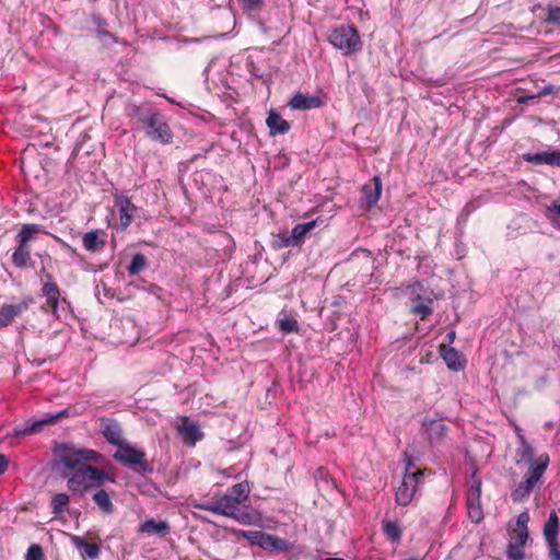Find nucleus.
<instances>
[{"instance_id":"nucleus-1","label":"nucleus","mask_w":560,"mask_h":560,"mask_svg":"<svg viewBox=\"0 0 560 560\" xmlns=\"http://www.w3.org/2000/svg\"><path fill=\"white\" fill-rule=\"evenodd\" d=\"M54 469L61 478L68 479L67 486L73 492L84 493L93 485L90 472L85 471L89 463H98L101 454L88 448H75L68 444H59L54 448Z\"/></svg>"},{"instance_id":"nucleus-2","label":"nucleus","mask_w":560,"mask_h":560,"mask_svg":"<svg viewBox=\"0 0 560 560\" xmlns=\"http://www.w3.org/2000/svg\"><path fill=\"white\" fill-rule=\"evenodd\" d=\"M113 457L124 466L136 467L137 472L143 476L154 471L153 464L147 459V454L129 443L121 444Z\"/></svg>"},{"instance_id":"nucleus-3","label":"nucleus","mask_w":560,"mask_h":560,"mask_svg":"<svg viewBox=\"0 0 560 560\" xmlns=\"http://www.w3.org/2000/svg\"><path fill=\"white\" fill-rule=\"evenodd\" d=\"M549 464V456L547 454L540 455L536 463H533L526 475L525 480L520 482L512 491L511 498L514 502H521L529 497L535 485L540 480Z\"/></svg>"},{"instance_id":"nucleus-4","label":"nucleus","mask_w":560,"mask_h":560,"mask_svg":"<svg viewBox=\"0 0 560 560\" xmlns=\"http://www.w3.org/2000/svg\"><path fill=\"white\" fill-rule=\"evenodd\" d=\"M330 44L346 54H352L361 49V40L355 27L342 25L331 32L329 35Z\"/></svg>"},{"instance_id":"nucleus-5","label":"nucleus","mask_w":560,"mask_h":560,"mask_svg":"<svg viewBox=\"0 0 560 560\" xmlns=\"http://www.w3.org/2000/svg\"><path fill=\"white\" fill-rule=\"evenodd\" d=\"M242 536L246 538L252 545L258 546L267 551L285 552L291 549L290 544L285 539L276 537L261 530L242 532Z\"/></svg>"},{"instance_id":"nucleus-6","label":"nucleus","mask_w":560,"mask_h":560,"mask_svg":"<svg viewBox=\"0 0 560 560\" xmlns=\"http://www.w3.org/2000/svg\"><path fill=\"white\" fill-rule=\"evenodd\" d=\"M217 502L219 515L231 517L243 525H249L253 523V515L235 504L226 493L218 499Z\"/></svg>"},{"instance_id":"nucleus-7","label":"nucleus","mask_w":560,"mask_h":560,"mask_svg":"<svg viewBox=\"0 0 560 560\" xmlns=\"http://www.w3.org/2000/svg\"><path fill=\"white\" fill-rule=\"evenodd\" d=\"M423 476L421 470H417L416 474H405L400 486L396 491V502L399 505H408L417 489L419 479Z\"/></svg>"},{"instance_id":"nucleus-8","label":"nucleus","mask_w":560,"mask_h":560,"mask_svg":"<svg viewBox=\"0 0 560 560\" xmlns=\"http://www.w3.org/2000/svg\"><path fill=\"white\" fill-rule=\"evenodd\" d=\"M559 534V518L555 511L550 512L549 517L544 526V537L549 548L551 560H560V549L557 537Z\"/></svg>"},{"instance_id":"nucleus-9","label":"nucleus","mask_w":560,"mask_h":560,"mask_svg":"<svg viewBox=\"0 0 560 560\" xmlns=\"http://www.w3.org/2000/svg\"><path fill=\"white\" fill-rule=\"evenodd\" d=\"M147 131L145 135L153 141L160 142L162 144H170L173 141V132L164 121L163 116L160 112H158L154 116V124L152 126H145Z\"/></svg>"},{"instance_id":"nucleus-10","label":"nucleus","mask_w":560,"mask_h":560,"mask_svg":"<svg viewBox=\"0 0 560 560\" xmlns=\"http://www.w3.org/2000/svg\"><path fill=\"white\" fill-rule=\"evenodd\" d=\"M422 429L431 444H439L446 435L447 427L442 418L425 417L422 421Z\"/></svg>"},{"instance_id":"nucleus-11","label":"nucleus","mask_w":560,"mask_h":560,"mask_svg":"<svg viewBox=\"0 0 560 560\" xmlns=\"http://www.w3.org/2000/svg\"><path fill=\"white\" fill-rule=\"evenodd\" d=\"M100 428L109 444L119 447L125 443L122 430L117 420L103 417L100 419Z\"/></svg>"},{"instance_id":"nucleus-12","label":"nucleus","mask_w":560,"mask_h":560,"mask_svg":"<svg viewBox=\"0 0 560 560\" xmlns=\"http://www.w3.org/2000/svg\"><path fill=\"white\" fill-rule=\"evenodd\" d=\"M115 206L119 211V228L126 230L131 224L138 208L124 195L116 196Z\"/></svg>"},{"instance_id":"nucleus-13","label":"nucleus","mask_w":560,"mask_h":560,"mask_svg":"<svg viewBox=\"0 0 560 560\" xmlns=\"http://www.w3.org/2000/svg\"><path fill=\"white\" fill-rule=\"evenodd\" d=\"M158 110L149 108L147 106H139L136 104H128L126 106V115L136 119L142 126H152L154 124V116Z\"/></svg>"},{"instance_id":"nucleus-14","label":"nucleus","mask_w":560,"mask_h":560,"mask_svg":"<svg viewBox=\"0 0 560 560\" xmlns=\"http://www.w3.org/2000/svg\"><path fill=\"white\" fill-rule=\"evenodd\" d=\"M30 307V302L23 301L18 304H4L0 307V328L9 326L15 318L20 317Z\"/></svg>"},{"instance_id":"nucleus-15","label":"nucleus","mask_w":560,"mask_h":560,"mask_svg":"<svg viewBox=\"0 0 560 560\" xmlns=\"http://www.w3.org/2000/svg\"><path fill=\"white\" fill-rule=\"evenodd\" d=\"M47 281L43 284L42 293L46 298V311H51L56 313L60 299V290L56 282L52 281V276L50 273L45 275Z\"/></svg>"},{"instance_id":"nucleus-16","label":"nucleus","mask_w":560,"mask_h":560,"mask_svg":"<svg viewBox=\"0 0 560 560\" xmlns=\"http://www.w3.org/2000/svg\"><path fill=\"white\" fill-rule=\"evenodd\" d=\"M322 105L323 101L320 97L301 92L295 93L289 102V106L293 110H308L319 108Z\"/></svg>"},{"instance_id":"nucleus-17","label":"nucleus","mask_w":560,"mask_h":560,"mask_svg":"<svg viewBox=\"0 0 560 560\" xmlns=\"http://www.w3.org/2000/svg\"><path fill=\"white\" fill-rule=\"evenodd\" d=\"M523 160L535 164V165H551V166H560V151H553V152H536V153H524Z\"/></svg>"},{"instance_id":"nucleus-18","label":"nucleus","mask_w":560,"mask_h":560,"mask_svg":"<svg viewBox=\"0 0 560 560\" xmlns=\"http://www.w3.org/2000/svg\"><path fill=\"white\" fill-rule=\"evenodd\" d=\"M440 354L450 370L458 372L465 368L460 360V353L455 348L442 343L440 345Z\"/></svg>"},{"instance_id":"nucleus-19","label":"nucleus","mask_w":560,"mask_h":560,"mask_svg":"<svg viewBox=\"0 0 560 560\" xmlns=\"http://www.w3.org/2000/svg\"><path fill=\"white\" fill-rule=\"evenodd\" d=\"M382 192V180L378 176L373 177L372 184H366L362 187V194L364 198V203L368 208L374 207Z\"/></svg>"},{"instance_id":"nucleus-20","label":"nucleus","mask_w":560,"mask_h":560,"mask_svg":"<svg viewBox=\"0 0 560 560\" xmlns=\"http://www.w3.org/2000/svg\"><path fill=\"white\" fill-rule=\"evenodd\" d=\"M105 235L106 233L102 230H92L85 233L82 237L83 247L88 252H101L106 245V240L101 238V236Z\"/></svg>"},{"instance_id":"nucleus-21","label":"nucleus","mask_w":560,"mask_h":560,"mask_svg":"<svg viewBox=\"0 0 560 560\" xmlns=\"http://www.w3.org/2000/svg\"><path fill=\"white\" fill-rule=\"evenodd\" d=\"M517 438L520 441V447H517L515 453L516 464L526 463L530 466L537 460L535 459L534 448L527 442L526 438L521 433V430H517Z\"/></svg>"},{"instance_id":"nucleus-22","label":"nucleus","mask_w":560,"mask_h":560,"mask_svg":"<svg viewBox=\"0 0 560 560\" xmlns=\"http://www.w3.org/2000/svg\"><path fill=\"white\" fill-rule=\"evenodd\" d=\"M177 430L183 441L188 445H195L203 438V433L195 422H185Z\"/></svg>"},{"instance_id":"nucleus-23","label":"nucleus","mask_w":560,"mask_h":560,"mask_svg":"<svg viewBox=\"0 0 560 560\" xmlns=\"http://www.w3.org/2000/svg\"><path fill=\"white\" fill-rule=\"evenodd\" d=\"M481 495H477V491H474L472 494H467V510L468 517L472 523H480L483 520V510L480 501Z\"/></svg>"},{"instance_id":"nucleus-24","label":"nucleus","mask_w":560,"mask_h":560,"mask_svg":"<svg viewBox=\"0 0 560 560\" xmlns=\"http://www.w3.org/2000/svg\"><path fill=\"white\" fill-rule=\"evenodd\" d=\"M266 124L270 130V135H284L290 130V124L276 112H270Z\"/></svg>"},{"instance_id":"nucleus-25","label":"nucleus","mask_w":560,"mask_h":560,"mask_svg":"<svg viewBox=\"0 0 560 560\" xmlns=\"http://www.w3.org/2000/svg\"><path fill=\"white\" fill-rule=\"evenodd\" d=\"M317 224V220H312L305 223L296 224L291 231L292 241L296 247H300L305 242V236L310 233Z\"/></svg>"},{"instance_id":"nucleus-26","label":"nucleus","mask_w":560,"mask_h":560,"mask_svg":"<svg viewBox=\"0 0 560 560\" xmlns=\"http://www.w3.org/2000/svg\"><path fill=\"white\" fill-rule=\"evenodd\" d=\"M31 259V246L25 243H18L12 254V262L16 268L23 269Z\"/></svg>"},{"instance_id":"nucleus-27","label":"nucleus","mask_w":560,"mask_h":560,"mask_svg":"<svg viewBox=\"0 0 560 560\" xmlns=\"http://www.w3.org/2000/svg\"><path fill=\"white\" fill-rule=\"evenodd\" d=\"M71 541L77 549L84 551L90 559H96L100 556L101 548L97 544L89 542L80 536H72Z\"/></svg>"},{"instance_id":"nucleus-28","label":"nucleus","mask_w":560,"mask_h":560,"mask_svg":"<svg viewBox=\"0 0 560 560\" xmlns=\"http://www.w3.org/2000/svg\"><path fill=\"white\" fill-rule=\"evenodd\" d=\"M139 532L147 533L149 535L158 534L165 536L168 533V525L165 522L151 518L141 524Z\"/></svg>"},{"instance_id":"nucleus-29","label":"nucleus","mask_w":560,"mask_h":560,"mask_svg":"<svg viewBox=\"0 0 560 560\" xmlns=\"http://www.w3.org/2000/svg\"><path fill=\"white\" fill-rule=\"evenodd\" d=\"M226 494L232 499V501L238 506L247 500L249 494V487L246 482H240L232 486Z\"/></svg>"},{"instance_id":"nucleus-30","label":"nucleus","mask_w":560,"mask_h":560,"mask_svg":"<svg viewBox=\"0 0 560 560\" xmlns=\"http://www.w3.org/2000/svg\"><path fill=\"white\" fill-rule=\"evenodd\" d=\"M40 231H42V226L38 224H33V223L23 224L21 230L19 231V233L15 236V241H16V243L30 244V242L32 240H34V237L38 233H40Z\"/></svg>"},{"instance_id":"nucleus-31","label":"nucleus","mask_w":560,"mask_h":560,"mask_svg":"<svg viewBox=\"0 0 560 560\" xmlns=\"http://www.w3.org/2000/svg\"><path fill=\"white\" fill-rule=\"evenodd\" d=\"M93 501L105 513L113 514L115 511L114 504L105 489H100L93 494Z\"/></svg>"},{"instance_id":"nucleus-32","label":"nucleus","mask_w":560,"mask_h":560,"mask_svg":"<svg viewBox=\"0 0 560 560\" xmlns=\"http://www.w3.org/2000/svg\"><path fill=\"white\" fill-rule=\"evenodd\" d=\"M85 471L90 472L91 482H95L97 486L103 485L105 481L115 482L114 477L102 468L89 465L85 467Z\"/></svg>"},{"instance_id":"nucleus-33","label":"nucleus","mask_w":560,"mask_h":560,"mask_svg":"<svg viewBox=\"0 0 560 560\" xmlns=\"http://www.w3.org/2000/svg\"><path fill=\"white\" fill-rule=\"evenodd\" d=\"M148 265V258L142 253H137L129 266L127 267L129 276H136L140 273Z\"/></svg>"},{"instance_id":"nucleus-34","label":"nucleus","mask_w":560,"mask_h":560,"mask_svg":"<svg viewBox=\"0 0 560 560\" xmlns=\"http://www.w3.org/2000/svg\"><path fill=\"white\" fill-rule=\"evenodd\" d=\"M272 248L282 249L287 247H296L294 241H292L291 234L289 231L280 232L275 235L271 242Z\"/></svg>"},{"instance_id":"nucleus-35","label":"nucleus","mask_w":560,"mask_h":560,"mask_svg":"<svg viewBox=\"0 0 560 560\" xmlns=\"http://www.w3.org/2000/svg\"><path fill=\"white\" fill-rule=\"evenodd\" d=\"M69 495L65 492L57 493L51 498V509L52 513L56 515L62 514L69 504Z\"/></svg>"},{"instance_id":"nucleus-36","label":"nucleus","mask_w":560,"mask_h":560,"mask_svg":"<svg viewBox=\"0 0 560 560\" xmlns=\"http://www.w3.org/2000/svg\"><path fill=\"white\" fill-rule=\"evenodd\" d=\"M278 327L280 331L284 334L299 332L300 325L298 320L293 317L284 316L277 320Z\"/></svg>"},{"instance_id":"nucleus-37","label":"nucleus","mask_w":560,"mask_h":560,"mask_svg":"<svg viewBox=\"0 0 560 560\" xmlns=\"http://www.w3.org/2000/svg\"><path fill=\"white\" fill-rule=\"evenodd\" d=\"M384 533L392 541H398L401 538V529L397 522L388 521L384 523Z\"/></svg>"},{"instance_id":"nucleus-38","label":"nucleus","mask_w":560,"mask_h":560,"mask_svg":"<svg viewBox=\"0 0 560 560\" xmlns=\"http://www.w3.org/2000/svg\"><path fill=\"white\" fill-rule=\"evenodd\" d=\"M31 434L39 433L47 424H51L48 416L42 419H28Z\"/></svg>"},{"instance_id":"nucleus-39","label":"nucleus","mask_w":560,"mask_h":560,"mask_svg":"<svg viewBox=\"0 0 560 560\" xmlns=\"http://www.w3.org/2000/svg\"><path fill=\"white\" fill-rule=\"evenodd\" d=\"M25 560H46L42 546L37 544L31 545L27 549Z\"/></svg>"},{"instance_id":"nucleus-40","label":"nucleus","mask_w":560,"mask_h":560,"mask_svg":"<svg viewBox=\"0 0 560 560\" xmlns=\"http://www.w3.org/2000/svg\"><path fill=\"white\" fill-rule=\"evenodd\" d=\"M26 435H31L28 420H26L23 423L16 424L12 429L11 433L8 434V436H10V438H23Z\"/></svg>"},{"instance_id":"nucleus-41","label":"nucleus","mask_w":560,"mask_h":560,"mask_svg":"<svg viewBox=\"0 0 560 560\" xmlns=\"http://www.w3.org/2000/svg\"><path fill=\"white\" fill-rule=\"evenodd\" d=\"M546 22L551 25L560 26V7H548Z\"/></svg>"},{"instance_id":"nucleus-42","label":"nucleus","mask_w":560,"mask_h":560,"mask_svg":"<svg viewBox=\"0 0 560 560\" xmlns=\"http://www.w3.org/2000/svg\"><path fill=\"white\" fill-rule=\"evenodd\" d=\"M411 312L420 316L421 320L427 319L433 312V310L424 303H417L411 307Z\"/></svg>"},{"instance_id":"nucleus-43","label":"nucleus","mask_w":560,"mask_h":560,"mask_svg":"<svg viewBox=\"0 0 560 560\" xmlns=\"http://www.w3.org/2000/svg\"><path fill=\"white\" fill-rule=\"evenodd\" d=\"M506 555L510 560H523L525 558L523 548L513 542L508 545Z\"/></svg>"},{"instance_id":"nucleus-44","label":"nucleus","mask_w":560,"mask_h":560,"mask_svg":"<svg viewBox=\"0 0 560 560\" xmlns=\"http://www.w3.org/2000/svg\"><path fill=\"white\" fill-rule=\"evenodd\" d=\"M546 215L552 224H558L560 219V203L553 202L551 206H549L547 208Z\"/></svg>"},{"instance_id":"nucleus-45","label":"nucleus","mask_w":560,"mask_h":560,"mask_svg":"<svg viewBox=\"0 0 560 560\" xmlns=\"http://www.w3.org/2000/svg\"><path fill=\"white\" fill-rule=\"evenodd\" d=\"M474 491H477V495H481V479L477 476L476 472L471 475V483L467 494H472Z\"/></svg>"},{"instance_id":"nucleus-46","label":"nucleus","mask_w":560,"mask_h":560,"mask_svg":"<svg viewBox=\"0 0 560 560\" xmlns=\"http://www.w3.org/2000/svg\"><path fill=\"white\" fill-rule=\"evenodd\" d=\"M529 522V515L527 512H522L517 516L516 525L518 530H527V524Z\"/></svg>"},{"instance_id":"nucleus-47","label":"nucleus","mask_w":560,"mask_h":560,"mask_svg":"<svg viewBox=\"0 0 560 560\" xmlns=\"http://www.w3.org/2000/svg\"><path fill=\"white\" fill-rule=\"evenodd\" d=\"M241 2L244 9L257 10L261 8L264 0H241Z\"/></svg>"},{"instance_id":"nucleus-48","label":"nucleus","mask_w":560,"mask_h":560,"mask_svg":"<svg viewBox=\"0 0 560 560\" xmlns=\"http://www.w3.org/2000/svg\"><path fill=\"white\" fill-rule=\"evenodd\" d=\"M528 538V530H518L516 540L513 542L516 546L524 547Z\"/></svg>"},{"instance_id":"nucleus-49","label":"nucleus","mask_w":560,"mask_h":560,"mask_svg":"<svg viewBox=\"0 0 560 560\" xmlns=\"http://www.w3.org/2000/svg\"><path fill=\"white\" fill-rule=\"evenodd\" d=\"M199 508L201 510H205V511H208V512H211V513H214V514H219V508H218L217 500L210 501V502H208L206 504H201V505H199Z\"/></svg>"},{"instance_id":"nucleus-50","label":"nucleus","mask_w":560,"mask_h":560,"mask_svg":"<svg viewBox=\"0 0 560 560\" xmlns=\"http://www.w3.org/2000/svg\"><path fill=\"white\" fill-rule=\"evenodd\" d=\"M68 416V410L67 409H63L55 415H48L49 419H50V422L51 424L52 423H56L59 419L63 418V417H67Z\"/></svg>"},{"instance_id":"nucleus-51","label":"nucleus","mask_w":560,"mask_h":560,"mask_svg":"<svg viewBox=\"0 0 560 560\" xmlns=\"http://www.w3.org/2000/svg\"><path fill=\"white\" fill-rule=\"evenodd\" d=\"M9 467V459L5 455L0 454V475L4 474Z\"/></svg>"},{"instance_id":"nucleus-52","label":"nucleus","mask_w":560,"mask_h":560,"mask_svg":"<svg viewBox=\"0 0 560 560\" xmlns=\"http://www.w3.org/2000/svg\"><path fill=\"white\" fill-rule=\"evenodd\" d=\"M412 468H416L413 459L408 457L406 460L405 474H416L418 469L412 470Z\"/></svg>"},{"instance_id":"nucleus-53","label":"nucleus","mask_w":560,"mask_h":560,"mask_svg":"<svg viewBox=\"0 0 560 560\" xmlns=\"http://www.w3.org/2000/svg\"><path fill=\"white\" fill-rule=\"evenodd\" d=\"M556 90H557V88L555 85L549 84V85L544 86L539 91L538 95L539 96H546V95H549V94L553 93Z\"/></svg>"},{"instance_id":"nucleus-54","label":"nucleus","mask_w":560,"mask_h":560,"mask_svg":"<svg viewBox=\"0 0 560 560\" xmlns=\"http://www.w3.org/2000/svg\"><path fill=\"white\" fill-rule=\"evenodd\" d=\"M456 332L454 330H451L446 334V339L450 343H452L455 339Z\"/></svg>"},{"instance_id":"nucleus-55","label":"nucleus","mask_w":560,"mask_h":560,"mask_svg":"<svg viewBox=\"0 0 560 560\" xmlns=\"http://www.w3.org/2000/svg\"><path fill=\"white\" fill-rule=\"evenodd\" d=\"M32 363L35 366H40L44 363V361H42V360H34Z\"/></svg>"},{"instance_id":"nucleus-56","label":"nucleus","mask_w":560,"mask_h":560,"mask_svg":"<svg viewBox=\"0 0 560 560\" xmlns=\"http://www.w3.org/2000/svg\"><path fill=\"white\" fill-rule=\"evenodd\" d=\"M325 560H345L342 558H326Z\"/></svg>"}]
</instances>
